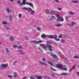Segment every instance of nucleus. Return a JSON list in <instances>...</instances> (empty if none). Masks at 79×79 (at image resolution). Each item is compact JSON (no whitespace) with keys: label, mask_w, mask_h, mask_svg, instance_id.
I'll return each mask as SVG.
<instances>
[{"label":"nucleus","mask_w":79,"mask_h":79,"mask_svg":"<svg viewBox=\"0 0 79 79\" xmlns=\"http://www.w3.org/2000/svg\"><path fill=\"white\" fill-rule=\"evenodd\" d=\"M45 12L46 14H50V11L49 10V9H47L45 10Z\"/></svg>","instance_id":"6ab92c4d"},{"label":"nucleus","mask_w":79,"mask_h":79,"mask_svg":"<svg viewBox=\"0 0 79 79\" xmlns=\"http://www.w3.org/2000/svg\"><path fill=\"white\" fill-rule=\"evenodd\" d=\"M57 9L58 10H59V11H60V10H62V8H61V7H58L57 8Z\"/></svg>","instance_id":"a19ab883"},{"label":"nucleus","mask_w":79,"mask_h":79,"mask_svg":"<svg viewBox=\"0 0 79 79\" xmlns=\"http://www.w3.org/2000/svg\"><path fill=\"white\" fill-rule=\"evenodd\" d=\"M2 24H5L6 25H7V24H8L7 22L5 21L2 22Z\"/></svg>","instance_id":"412c9836"},{"label":"nucleus","mask_w":79,"mask_h":79,"mask_svg":"<svg viewBox=\"0 0 79 79\" xmlns=\"http://www.w3.org/2000/svg\"><path fill=\"white\" fill-rule=\"evenodd\" d=\"M56 16L57 17V18H60V17H61V16H60L59 15V14H56Z\"/></svg>","instance_id":"e433bc0d"},{"label":"nucleus","mask_w":79,"mask_h":79,"mask_svg":"<svg viewBox=\"0 0 79 79\" xmlns=\"http://www.w3.org/2000/svg\"><path fill=\"white\" fill-rule=\"evenodd\" d=\"M55 19H56L55 16L52 15L51 16L50 18H49L48 19V21H52V20H55Z\"/></svg>","instance_id":"39448f33"},{"label":"nucleus","mask_w":79,"mask_h":79,"mask_svg":"<svg viewBox=\"0 0 79 79\" xmlns=\"http://www.w3.org/2000/svg\"><path fill=\"white\" fill-rule=\"evenodd\" d=\"M76 65H74V66H73V67H76Z\"/></svg>","instance_id":"338daca9"},{"label":"nucleus","mask_w":79,"mask_h":79,"mask_svg":"<svg viewBox=\"0 0 79 79\" xmlns=\"http://www.w3.org/2000/svg\"><path fill=\"white\" fill-rule=\"evenodd\" d=\"M68 73H62L60 74V75H68Z\"/></svg>","instance_id":"cd10ccee"},{"label":"nucleus","mask_w":79,"mask_h":79,"mask_svg":"<svg viewBox=\"0 0 79 79\" xmlns=\"http://www.w3.org/2000/svg\"><path fill=\"white\" fill-rule=\"evenodd\" d=\"M56 37H57V36H56V35L54 36V38L55 40H56V41H60V40L58 38H56Z\"/></svg>","instance_id":"ddd939ff"},{"label":"nucleus","mask_w":79,"mask_h":79,"mask_svg":"<svg viewBox=\"0 0 79 79\" xmlns=\"http://www.w3.org/2000/svg\"><path fill=\"white\" fill-rule=\"evenodd\" d=\"M30 78L31 79H34V77L32 76L30 77Z\"/></svg>","instance_id":"3c124183"},{"label":"nucleus","mask_w":79,"mask_h":79,"mask_svg":"<svg viewBox=\"0 0 79 79\" xmlns=\"http://www.w3.org/2000/svg\"><path fill=\"white\" fill-rule=\"evenodd\" d=\"M43 78L44 79H47V76H43Z\"/></svg>","instance_id":"de8ad7c7"},{"label":"nucleus","mask_w":79,"mask_h":79,"mask_svg":"<svg viewBox=\"0 0 79 79\" xmlns=\"http://www.w3.org/2000/svg\"><path fill=\"white\" fill-rule=\"evenodd\" d=\"M1 66L2 69H4L5 68H6V67L8 66V64H3L1 65Z\"/></svg>","instance_id":"6e6552de"},{"label":"nucleus","mask_w":79,"mask_h":79,"mask_svg":"<svg viewBox=\"0 0 79 79\" xmlns=\"http://www.w3.org/2000/svg\"><path fill=\"white\" fill-rule=\"evenodd\" d=\"M73 69H74V68H72V69H71L69 71L70 72H71L72 71H73Z\"/></svg>","instance_id":"8fccbe9b"},{"label":"nucleus","mask_w":79,"mask_h":79,"mask_svg":"<svg viewBox=\"0 0 79 79\" xmlns=\"http://www.w3.org/2000/svg\"><path fill=\"white\" fill-rule=\"evenodd\" d=\"M75 24V22H73L70 25L71 26H73V25H74V24Z\"/></svg>","instance_id":"58836bf2"},{"label":"nucleus","mask_w":79,"mask_h":79,"mask_svg":"<svg viewBox=\"0 0 79 79\" xmlns=\"http://www.w3.org/2000/svg\"><path fill=\"white\" fill-rule=\"evenodd\" d=\"M41 38L42 39H46L47 38V35H45L44 34H42V35H41Z\"/></svg>","instance_id":"9d476101"},{"label":"nucleus","mask_w":79,"mask_h":79,"mask_svg":"<svg viewBox=\"0 0 79 79\" xmlns=\"http://www.w3.org/2000/svg\"><path fill=\"white\" fill-rule=\"evenodd\" d=\"M6 52L7 53H9V49L8 48H6Z\"/></svg>","instance_id":"5701e85b"},{"label":"nucleus","mask_w":79,"mask_h":79,"mask_svg":"<svg viewBox=\"0 0 79 79\" xmlns=\"http://www.w3.org/2000/svg\"><path fill=\"white\" fill-rule=\"evenodd\" d=\"M56 66L57 68H59L61 70H63V65L61 64H56Z\"/></svg>","instance_id":"20e7f679"},{"label":"nucleus","mask_w":79,"mask_h":79,"mask_svg":"<svg viewBox=\"0 0 79 79\" xmlns=\"http://www.w3.org/2000/svg\"><path fill=\"white\" fill-rule=\"evenodd\" d=\"M51 76H52V77H55V75H54V74H52Z\"/></svg>","instance_id":"864d4df0"},{"label":"nucleus","mask_w":79,"mask_h":79,"mask_svg":"<svg viewBox=\"0 0 79 79\" xmlns=\"http://www.w3.org/2000/svg\"><path fill=\"white\" fill-rule=\"evenodd\" d=\"M6 11L8 13H10V11H11V10L10 9H9L8 8H7L6 9Z\"/></svg>","instance_id":"a211bd4d"},{"label":"nucleus","mask_w":79,"mask_h":79,"mask_svg":"<svg viewBox=\"0 0 79 79\" xmlns=\"http://www.w3.org/2000/svg\"><path fill=\"white\" fill-rule=\"evenodd\" d=\"M42 60L43 61H45L46 60V59L45 58H43L42 59Z\"/></svg>","instance_id":"49530a36"},{"label":"nucleus","mask_w":79,"mask_h":79,"mask_svg":"<svg viewBox=\"0 0 79 79\" xmlns=\"http://www.w3.org/2000/svg\"><path fill=\"white\" fill-rule=\"evenodd\" d=\"M59 20L62 22L64 21V19L62 18L61 17H60L59 18H58V19H57L56 21H58V20Z\"/></svg>","instance_id":"1a4fd4ad"},{"label":"nucleus","mask_w":79,"mask_h":79,"mask_svg":"<svg viewBox=\"0 0 79 79\" xmlns=\"http://www.w3.org/2000/svg\"><path fill=\"white\" fill-rule=\"evenodd\" d=\"M37 78H38L39 79H41L42 78V76H37Z\"/></svg>","instance_id":"2f4dec72"},{"label":"nucleus","mask_w":79,"mask_h":79,"mask_svg":"<svg viewBox=\"0 0 79 79\" xmlns=\"http://www.w3.org/2000/svg\"><path fill=\"white\" fill-rule=\"evenodd\" d=\"M40 45L41 46V47H42L43 44H40Z\"/></svg>","instance_id":"052dcab7"},{"label":"nucleus","mask_w":79,"mask_h":79,"mask_svg":"<svg viewBox=\"0 0 79 79\" xmlns=\"http://www.w3.org/2000/svg\"><path fill=\"white\" fill-rule=\"evenodd\" d=\"M46 43L48 44H50L52 43V42L51 41H48L46 42Z\"/></svg>","instance_id":"79ce46f5"},{"label":"nucleus","mask_w":79,"mask_h":79,"mask_svg":"<svg viewBox=\"0 0 79 79\" xmlns=\"http://www.w3.org/2000/svg\"><path fill=\"white\" fill-rule=\"evenodd\" d=\"M25 39H26V40H28V39H29V38H28V37H27V36H25Z\"/></svg>","instance_id":"c03bdc74"},{"label":"nucleus","mask_w":79,"mask_h":79,"mask_svg":"<svg viewBox=\"0 0 79 79\" xmlns=\"http://www.w3.org/2000/svg\"><path fill=\"white\" fill-rule=\"evenodd\" d=\"M45 45L44 44H43L42 46H45Z\"/></svg>","instance_id":"0e129e2a"},{"label":"nucleus","mask_w":79,"mask_h":79,"mask_svg":"<svg viewBox=\"0 0 79 79\" xmlns=\"http://www.w3.org/2000/svg\"><path fill=\"white\" fill-rule=\"evenodd\" d=\"M5 27L6 30H10V28L9 27Z\"/></svg>","instance_id":"c9c22d12"},{"label":"nucleus","mask_w":79,"mask_h":79,"mask_svg":"<svg viewBox=\"0 0 79 79\" xmlns=\"http://www.w3.org/2000/svg\"><path fill=\"white\" fill-rule=\"evenodd\" d=\"M77 76H79V72H77Z\"/></svg>","instance_id":"4d7b16f0"},{"label":"nucleus","mask_w":79,"mask_h":79,"mask_svg":"<svg viewBox=\"0 0 79 79\" xmlns=\"http://www.w3.org/2000/svg\"><path fill=\"white\" fill-rule=\"evenodd\" d=\"M21 1L20 0H19L17 1V3L18 4H20L21 3Z\"/></svg>","instance_id":"ea45409f"},{"label":"nucleus","mask_w":79,"mask_h":79,"mask_svg":"<svg viewBox=\"0 0 79 79\" xmlns=\"http://www.w3.org/2000/svg\"><path fill=\"white\" fill-rule=\"evenodd\" d=\"M17 52H20L21 54H23V55H25V54H26V53H25V52H23V51L21 50H17Z\"/></svg>","instance_id":"4468645a"},{"label":"nucleus","mask_w":79,"mask_h":79,"mask_svg":"<svg viewBox=\"0 0 79 79\" xmlns=\"http://www.w3.org/2000/svg\"><path fill=\"white\" fill-rule=\"evenodd\" d=\"M63 70H64V71H67V68L65 67H64L63 68Z\"/></svg>","instance_id":"f704fd0d"},{"label":"nucleus","mask_w":79,"mask_h":79,"mask_svg":"<svg viewBox=\"0 0 79 79\" xmlns=\"http://www.w3.org/2000/svg\"><path fill=\"white\" fill-rule=\"evenodd\" d=\"M26 0H23V3H21L20 5H29L30 6H31L32 8H34V5L32 3H30L29 2H26Z\"/></svg>","instance_id":"f257e3e1"},{"label":"nucleus","mask_w":79,"mask_h":79,"mask_svg":"<svg viewBox=\"0 0 79 79\" xmlns=\"http://www.w3.org/2000/svg\"><path fill=\"white\" fill-rule=\"evenodd\" d=\"M50 69H52V71H56V70L54 69H53L52 67H50Z\"/></svg>","instance_id":"4c0bfd02"},{"label":"nucleus","mask_w":79,"mask_h":79,"mask_svg":"<svg viewBox=\"0 0 79 79\" xmlns=\"http://www.w3.org/2000/svg\"><path fill=\"white\" fill-rule=\"evenodd\" d=\"M10 41H13L14 40V37H11L10 38Z\"/></svg>","instance_id":"7c9ffc66"},{"label":"nucleus","mask_w":79,"mask_h":79,"mask_svg":"<svg viewBox=\"0 0 79 79\" xmlns=\"http://www.w3.org/2000/svg\"><path fill=\"white\" fill-rule=\"evenodd\" d=\"M55 0V1H56V2H57V3H60V2L58 1V0Z\"/></svg>","instance_id":"6e6d98bb"},{"label":"nucleus","mask_w":79,"mask_h":79,"mask_svg":"<svg viewBox=\"0 0 79 79\" xmlns=\"http://www.w3.org/2000/svg\"><path fill=\"white\" fill-rule=\"evenodd\" d=\"M71 18V16H66L65 17V19L66 20H68V19L69 18Z\"/></svg>","instance_id":"393cba45"},{"label":"nucleus","mask_w":79,"mask_h":79,"mask_svg":"<svg viewBox=\"0 0 79 79\" xmlns=\"http://www.w3.org/2000/svg\"><path fill=\"white\" fill-rule=\"evenodd\" d=\"M58 38H62V36H61V35H60L58 37Z\"/></svg>","instance_id":"13d9d810"},{"label":"nucleus","mask_w":79,"mask_h":79,"mask_svg":"<svg viewBox=\"0 0 79 79\" xmlns=\"http://www.w3.org/2000/svg\"><path fill=\"white\" fill-rule=\"evenodd\" d=\"M74 58H76V59H79V57L78 56H76L74 57Z\"/></svg>","instance_id":"37998d69"},{"label":"nucleus","mask_w":79,"mask_h":79,"mask_svg":"<svg viewBox=\"0 0 79 79\" xmlns=\"http://www.w3.org/2000/svg\"><path fill=\"white\" fill-rule=\"evenodd\" d=\"M43 48L45 50H48L49 51H52V46L50 44H47L46 46H44Z\"/></svg>","instance_id":"7ed1b4c3"},{"label":"nucleus","mask_w":79,"mask_h":79,"mask_svg":"<svg viewBox=\"0 0 79 79\" xmlns=\"http://www.w3.org/2000/svg\"><path fill=\"white\" fill-rule=\"evenodd\" d=\"M63 26V25L61 24H58L56 25V27H61V26Z\"/></svg>","instance_id":"aec40b11"},{"label":"nucleus","mask_w":79,"mask_h":79,"mask_svg":"<svg viewBox=\"0 0 79 79\" xmlns=\"http://www.w3.org/2000/svg\"><path fill=\"white\" fill-rule=\"evenodd\" d=\"M8 76L9 78H12L13 77L11 76L8 75Z\"/></svg>","instance_id":"09e8293b"},{"label":"nucleus","mask_w":79,"mask_h":79,"mask_svg":"<svg viewBox=\"0 0 79 79\" xmlns=\"http://www.w3.org/2000/svg\"><path fill=\"white\" fill-rule=\"evenodd\" d=\"M61 43H64V42H65V41L63 39H62L61 41Z\"/></svg>","instance_id":"473e14b6"},{"label":"nucleus","mask_w":79,"mask_h":79,"mask_svg":"<svg viewBox=\"0 0 79 79\" xmlns=\"http://www.w3.org/2000/svg\"><path fill=\"white\" fill-rule=\"evenodd\" d=\"M58 53V54H59V55H61V52H59Z\"/></svg>","instance_id":"bf43d9fd"},{"label":"nucleus","mask_w":79,"mask_h":79,"mask_svg":"<svg viewBox=\"0 0 79 79\" xmlns=\"http://www.w3.org/2000/svg\"><path fill=\"white\" fill-rule=\"evenodd\" d=\"M36 29L38 31H41V28L40 27H38L36 28Z\"/></svg>","instance_id":"4be33fe9"},{"label":"nucleus","mask_w":79,"mask_h":79,"mask_svg":"<svg viewBox=\"0 0 79 79\" xmlns=\"http://www.w3.org/2000/svg\"><path fill=\"white\" fill-rule=\"evenodd\" d=\"M63 66H64V67H66V65H64Z\"/></svg>","instance_id":"69168bd1"},{"label":"nucleus","mask_w":79,"mask_h":79,"mask_svg":"<svg viewBox=\"0 0 79 79\" xmlns=\"http://www.w3.org/2000/svg\"><path fill=\"white\" fill-rule=\"evenodd\" d=\"M31 43H32H32H33V44H38L39 43H40L41 42H42L41 41H37L34 40L31 41Z\"/></svg>","instance_id":"423d86ee"},{"label":"nucleus","mask_w":79,"mask_h":79,"mask_svg":"<svg viewBox=\"0 0 79 79\" xmlns=\"http://www.w3.org/2000/svg\"><path fill=\"white\" fill-rule=\"evenodd\" d=\"M9 1H10V2H13V0H9Z\"/></svg>","instance_id":"680f3d73"},{"label":"nucleus","mask_w":79,"mask_h":79,"mask_svg":"<svg viewBox=\"0 0 79 79\" xmlns=\"http://www.w3.org/2000/svg\"><path fill=\"white\" fill-rule=\"evenodd\" d=\"M78 68H79V64L77 66Z\"/></svg>","instance_id":"774afa93"},{"label":"nucleus","mask_w":79,"mask_h":79,"mask_svg":"<svg viewBox=\"0 0 79 79\" xmlns=\"http://www.w3.org/2000/svg\"><path fill=\"white\" fill-rule=\"evenodd\" d=\"M22 9H23V10H27V11L29 10V11H30L31 12V15H34V14H35V11L32 10V9L31 7H28L27 8V7H24L22 8Z\"/></svg>","instance_id":"f03ea898"},{"label":"nucleus","mask_w":79,"mask_h":79,"mask_svg":"<svg viewBox=\"0 0 79 79\" xmlns=\"http://www.w3.org/2000/svg\"><path fill=\"white\" fill-rule=\"evenodd\" d=\"M56 11L54 10H51L50 12V14L51 15H54L55 14Z\"/></svg>","instance_id":"2eb2a0df"},{"label":"nucleus","mask_w":79,"mask_h":79,"mask_svg":"<svg viewBox=\"0 0 79 79\" xmlns=\"http://www.w3.org/2000/svg\"><path fill=\"white\" fill-rule=\"evenodd\" d=\"M17 73L16 72H15L14 73V77L15 78L16 77V76H17Z\"/></svg>","instance_id":"a878e982"},{"label":"nucleus","mask_w":79,"mask_h":79,"mask_svg":"<svg viewBox=\"0 0 79 79\" xmlns=\"http://www.w3.org/2000/svg\"><path fill=\"white\" fill-rule=\"evenodd\" d=\"M49 38V39H54L55 38V36H53L52 35H47V38Z\"/></svg>","instance_id":"9b49d317"},{"label":"nucleus","mask_w":79,"mask_h":79,"mask_svg":"<svg viewBox=\"0 0 79 79\" xmlns=\"http://www.w3.org/2000/svg\"><path fill=\"white\" fill-rule=\"evenodd\" d=\"M9 21H11L13 19V15H10L9 17Z\"/></svg>","instance_id":"dca6fc26"},{"label":"nucleus","mask_w":79,"mask_h":79,"mask_svg":"<svg viewBox=\"0 0 79 79\" xmlns=\"http://www.w3.org/2000/svg\"><path fill=\"white\" fill-rule=\"evenodd\" d=\"M13 47L14 48H16V47L18 48V46L16 45H13Z\"/></svg>","instance_id":"603ef678"},{"label":"nucleus","mask_w":79,"mask_h":79,"mask_svg":"<svg viewBox=\"0 0 79 79\" xmlns=\"http://www.w3.org/2000/svg\"><path fill=\"white\" fill-rule=\"evenodd\" d=\"M64 59L65 60H67V58H66V57H65L64 58Z\"/></svg>","instance_id":"e2e57ef3"},{"label":"nucleus","mask_w":79,"mask_h":79,"mask_svg":"<svg viewBox=\"0 0 79 79\" xmlns=\"http://www.w3.org/2000/svg\"><path fill=\"white\" fill-rule=\"evenodd\" d=\"M17 63V61H15L13 63V65H15V64Z\"/></svg>","instance_id":"a18cd8bd"},{"label":"nucleus","mask_w":79,"mask_h":79,"mask_svg":"<svg viewBox=\"0 0 79 79\" xmlns=\"http://www.w3.org/2000/svg\"><path fill=\"white\" fill-rule=\"evenodd\" d=\"M51 56H53L54 58H56V61H58L59 60V59H58V58L57 56L56 55H53V54H51Z\"/></svg>","instance_id":"0eeeda50"},{"label":"nucleus","mask_w":79,"mask_h":79,"mask_svg":"<svg viewBox=\"0 0 79 79\" xmlns=\"http://www.w3.org/2000/svg\"><path fill=\"white\" fill-rule=\"evenodd\" d=\"M72 2H73V3H79V2H78V1L77 0H72L71 1Z\"/></svg>","instance_id":"f3484780"},{"label":"nucleus","mask_w":79,"mask_h":79,"mask_svg":"<svg viewBox=\"0 0 79 79\" xmlns=\"http://www.w3.org/2000/svg\"><path fill=\"white\" fill-rule=\"evenodd\" d=\"M23 79H28V78H27V77H24Z\"/></svg>","instance_id":"5fc2aeb1"},{"label":"nucleus","mask_w":79,"mask_h":79,"mask_svg":"<svg viewBox=\"0 0 79 79\" xmlns=\"http://www.w3.org/2000/svg\"><path fill=\"white\" fill-rule=\"evenodd\" d=\"M48 64H51V66H54V65L53 64V63H52V62H51L50 61H48Z\"/></svg>","instance_id":"bb28decb"},{"label":"nucleus","mask_w":79,"mask_h":79,"mask_svg":"<svg viewBox=\"0 0 79 79\" xmlns=\"http://www.w3.org/2000/svg\"><path fill=\"white\" fill-rule=\"evenodd\" d=\"M17 48L18 49H22L23 48V47L22 46H18Z\"/></svg>","instance_id":"c85d7f7f"},{"label":"nucleus","mask_w":79,"mask_h":79,"mask_svg":"<svg viewBox=\"0 0 79 79\" xmlns=\"http://www.w3.org/2000/svg\"><path fill=\"white\" fill-rule=\"evenodd\" d=\"M69 13H70L72 15H74V12H73L71 11L69 12Z\"/></svg>","instance_id":"72a5a7b5"},{"label":"nucleus","mask_w":79,"mask_h":79,"mask_svg":"<svg viewBox=\"0 0 79 79\" xmlns=\"http://www.w3.org/2000/svg\"><path fill=\"white\" fill-rule=\"evenodd\" d=\"M37 49L39 50H40V51H41V52H43V51H42V48H41L40 47H38L37 48Z\"/></svg>","instance_id":"b1692460"},{"label":"nucleus","mask_w":79,"mask_h":79,"mask_svg":"<svg viewBox=\"0 0 79 79\" xmlns=\"http://www.w3.org/2000/svg\"><path fill=\"white\" fill-rule=\"evenodd\" d=\"M39 63H40L41 64L44 65V66H48V65H47V64L45 63V62H43L41 61H39Z\"/></svg>","instance_id":"f8f14e48"},{"label":"nucleus","mask_w":79,"mask_h":79,"mask_svg":"<svg viewBox=\"0 0 79 79\" xmlns=\"http://www.w3.org/2000/svg\"><path fill=\"white\" fill-rule=\"evenodd\" d=\"M19 18H22V14H19Z\"/></svg>","instance_id":"c756f323"}]
</instances>
